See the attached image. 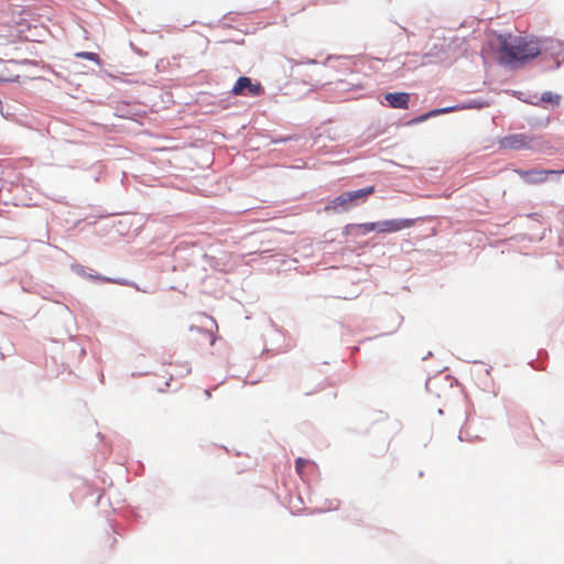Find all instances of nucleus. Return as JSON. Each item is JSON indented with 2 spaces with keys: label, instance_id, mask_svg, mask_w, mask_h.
<instances>
[{
  "label": "nucleus",
  "instance_id": "nucleus-1",
  "mask_svg": "<svg viewBox=\"0 0 564 564\" xmlns=\"http://www.w3.org/2000/svg\"><path fill=\"white\" fill-rule=\"evenodd\" d=\"M541 52L539 43L523 37L503 39L500 47L501 62L510 67H517L536 57Z\"/></svg>",
  "mask_w": 564,
  "mask_h": 564
},
{
  "label": "nucleus",
  "instance_id": "nucleus-2",
  "mask_svg": "<svg viewBox=\"0 0 564 564\" xmlns=\"http://www.w3.org/2000/svg\"><path fill=\"white\" fill-rule=\"evenodd\" d=\"M375 193V186H368L352 192H344L332 199L325 207L326 212L341 213L349 210L359 199L366 200Z\"/></svg>",
  "mask_w": 564,
  "mask_h": 564
},
{
  "label": "nucleus",
  "instance_id": "nucleus-3",
  "mask_svg": "<svg viewBox=\"0 0 564 564\" xmlns=\"http://www.w3.org/2000/svg\"><path fill=\"white\" fill-rule=\"evenodd\" d=\"M514 172L527 183L530 185H539L547 182L551 176L564 173V170H514Z\"/></svg>",
  "mask_w": 564,
  "mask_h": 564
},
{
  "label": "nucleus",
  "instance_id": "nucleus-4",
  "mask_svg": "<svg viewBox=\"0 0 564 564\" xmlns=\"http://www.w3.org/2000/svg\"><path fill=\"white\" fill-rule=\"evenodd\" d=\"M231 93L235 96H260L263 93V87L260 83H252L249 77L241 76L232 87Z\"/></svg>",
  "mask_w": 564,
  "mask_h": 564
},
{
  "label": "nucleus",
  "instance_id": "nucleus-5",
  "mask_svg": "<svg viewBox=\"0 0 564 564\" xmlns=\"http://www.w3.org/2000/svg\"><path fill=\"white\" fill-rule=\"evenodd\" d=\"M415 220L411 218L387 219L379 221V234H393L411 228Z\"/></svg>",
  "mask_w": 564,
  "mask_h": 564
},
{
  "label": "nucleus",
  "instance_id": "nucleus-6",
  "mask_svg": "<svg viewBox=\"0 0 564 564\" xmlns=\"http://www.w3.org/2000/svg\"><path fill=\"white\" fill-rule=\"evenodd\" d=\"M532 141L533 139L524 133H516L505 137L500 143L505 149L520 150L530 148Z\"/></svg>",
  "mask_w": 564,
  "mask_h": 564
},
{
  "label": "nucleus",
  "instance_id": "nucleus-7",
  "mask_svg": "<svg viewBox=\"0 0 564 564\" xmlns=\"http://www.w3.org/2000/svg\"><path fill=\"white\" fill-rule=\"evenodd\" d=\"M371 231L379 232V221L362 223V224H348L344 228L345 235L362 236Z\"/></svg>",
  "mask_w": 564,
  "mask_h": 564
},
{
  "label": "nucleus",
  "instance_id": "nucleus-8",
  "mask_svg": "<svg viewBox=\"0 0 564 564\" xmlns=\"http://www.w3.org/2000/svg\"><path fill=\"white\" fill-rule=\"evenodd\" d=\"M384 99L392 108L408 109L410 102V95L408 93H388Z\"/></svg>",
  "mask_w": 564,
  "mask_h": 564
},
{
  "label": "nucleus",
  "instance_id": "nucleus-9",
  "mask_svg": "<svg viewBox=\"0 0 564 564\" xmlns=\"http://www.w3.org/2000/svg\"><path fill=\"white\" fill-rule=\"evenodd\" d=\"M456 109H458V108L457 107H446V108L434 109V110H431L430 112L423 113L422 116L413 119L412 122L420 123V122L427 120L431 117L447 113V112L454 111Z\"/></svg>",
  "mask_w": 564,
  "mask_h": 564
},
{
  "label": "nucleus",
  "instance_id": "nucleus-10",
  "mask_svg": "<svg viewBox=\"0 0 564 564\" xmlns=\"http://www.w3.org/2000/svg\"><path fill=\"white\" fill-rule=\"evenodd\" d=\"M541 101L558 106L561 102V96L552 91H545L541 95Z\"/></svg>",
  "mask_w": 564,
  "mask_h": 564
},
{
  "label": "nucleus",
  "instance_id": "nucleus-11",
  "mask_svg": "<svg viewBox=\"0 0 564 564\" xmlns=\"http://www.w3.org/2000/svg\"><path fill=\"white\" fill-rule=\"evenodd\" d=\"M308 463H310V462H308L307 459L302 458V457H300V458H297V459H296V462H295V469H296V473H297L301 477H303V470H304V467H305L306 465H308Z\"/></svg>",
  "mask_w": 564,
  "mask_h": 564
},
{
  "label": "nucleus",
  "instance_id": "nucleus-12",
  "mask_svg": "<svg viewBox=\"0 0 564 564\" xmlns=\"http://www.w3.org/2000/svg\"><path fill=\"white\" fill-rule=\"evenodd\" d=\"M76 55L78 57H82V58H85V59H89V61H94V62H99V55L97 53L80 52V53H77Z\"/></svg>",
  "mask_w": 564,
  "mask_h": 564
},
{
  "label": "nucleus",
  "instance_id": "nucleus-13",
  "mask_svg": "<svg viewBox=\"0 0 564 564\" xmlns=\"http://www.w3.org/2000/svg\"><path fill=\"white\" fill-rule=\"evenodd\" d=\"M90 278L95 279L97 281L107 282V283L115 282L113 280L106 278V276H101L100 274H90Z\"/></svg>",
  "mask_w": 564,
  "mask_h": 564
}]
</instances>
